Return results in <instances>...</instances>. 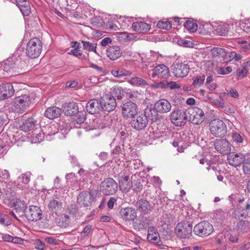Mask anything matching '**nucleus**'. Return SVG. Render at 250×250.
<instances>
[{"label":"nucleus","instance_id":"nucleus-37","mask_svg":"<svg viewBox=\"0 0 250 250\" xmlns=\"http://www.w3.org/2000/svg\"><path fill=\"white\" fill-rule=\"evenodd\" d=\"M211 54L213 57L219 60L220 62L224 63V59L227 56L229 52L225 49L220 47H214L211 50Z\"/></svg>","mask_w":250,"mask_h":250},{"label":"nucleus","instance_id":"nucleus-10","mask_svg":"<svg viewBox=\"0 0 250 250\" xmlns=\"http://www.w3.org/2000/svg\"><path fill=\"white\" fill-rule=\"evenodd\" d=\"M148 121L143 112L138 113L132 118L130 123L131 127L137 131L144 130L147 126Z\"/></svg>","mask_w":250,"mask_h":250},{"label":"nucleus","instance_id":"nucleus-51","mask_svg":"<svg viewBox=\"0 0 250 250\" xmlns=\"http://www.w3.org/2000/svg\"><path fill=\"white\" fill-rule=\"evenodd\" d=\"M205 80V76L204 75L194 76L192 78V85L194 86H200L204 83Z\"/></svg>","mask_w":250,"mask_h":250},{"label":"nucleus","instance_id":"nucleus-5","mask_svg":"<svg viewBox=\"0 0 250 250\" xmlns=\"http://www.w3.org/2000/svg\"><path fill=\"white\" fill-rule=\"evenodd\" d=\"M193 229L190 222L184 221L177 224L175 228V232L178 238L185 239L191 236Z\"/></svg>","mask_w":250,"mask_h":250},{"label":"nucleus","instance_id":"nucleus-32","mask_svg":"<svg viewBox=\"0 0 250 250\" xmlns=\"http://www.w3.org/2000/svg\"><path fill=\"white\" fill-rule=\"evenodd\" d=\"M125 173V172H121L119 174V187L122 190L128 191L131 188V185L129 176Z\"/></svg>","mask_w":250,"mask_h":250},{"label":"nucleus","instance_id":"nucleus-27","mask_svg":"<svg viewBox=\"0 0 250 250\" xmlns=\"http://www.w3.org/2000/svg\"><path fill=\"white\" fill-rule=\"evenodd\" d=\"M48 208L51 212L54 213L57 216L62 213L63 209L62 203L59 199L51 200L48 205Z\"/></svg>","mask_w":250,"mask_h":250},{"label":"nucleus","instance_id":"nucleus-57","mask_svg":"<svg viewBox=\"0 0 250 250\" xmlns=\"http://www.w3.org/2000/svg\"><path fill=\"white\" fill-rule=\"evenodd\" d=\"M243 164V169L244 174L250 175V159H245Z\"/></svg>","mask_w":250,"mask_h":250},{"label":"nucleus","instance_id":"nucleus-52","mask_svg":"<svg viewBox=\"0 0 250 250\" xmlns=\"http://www.w3.org/2000/svg\"><path fill=\"white\" fill-rule=\"evenodd\" d=\"M83 48L88 50L89 51H93L96 52L97 43H92L89 42L82 41Z\"/></svg>","mask_w":250,"mask_h":250},{"label":"nucleus","instance_id":"nucleus-7","mask_svg":"<svg viewBox=\"0 0 250 250\" xmlns=\"http://www.w3.org/2000/svg\"><path fill=\"white\" fill-rule=\"evenodd\" d=\"M100 188L104 194L111 195L117 192L118 185L113 178H107L101 182Z\"/></svg>","mask_w":250,"mask_h":250},{"label":"nucleus","instance_id":"nucleus-3","mask_svg":"<svg viewBox=\"0 0 250 250\" xmlns=\"http://www.w3.org/2000/svg\"><path fill=\"white\" fill-rule=\"evenodd\" d=\"M30 103V97L23 95L14 99L11 104V108L15 112L22 113L28 109Z\"/></svg>","mask_w":250,"mask_h":250},{"label":"nucleus","instance_id":"nucleus-39","mask_svg":"<svg viewBox=\"0 0 250 250\" xmlns=\"http://www.w3.org/2000/svg\"><path fill=\"white\" fill-rule=\"evenodd\" d=\"M249 214V212L246 210L243 207L235 209L232 213L233 218L236 220L246 219Z\"/></svg>","mask_w":250,"mask_h":250},{"label":"nucleus","instance_id":"nucleus-38","mask_svg":"<svg viewBox=\"0 0 250 250\" xmlns=\"http://www.w3.org/2000/svg\"><path fill=\"white\" fill-rule=\"evenodd\" d=\"M127 82L135 87L145 88L149 85L148 83L146 80L138 77H132Z\"/></svg>","mask_w":250,"mask_h":250},{"label":"nucleus","instance_id":"nucleus-34","mask_svg":"<svg viewBox=\"0 0 250 250\" xmlns=\"http://www.w3.org/2000/svg\"><path fill=\"white\" fill-rule=\"evenodd\" d=\"M133 30L138 33H146L150 29L149 24L142 21L134 22L132 25Z\"/></svg>","mask_w":250,"mask_h":250},{"label":"nucleus","instance_id":"nucleus-44","mask_svg":"<svg viewBox=\"0 0 250 250\" xmlns=\"http://www.w3.org/2000/svg\"><path fill=\"white\" fill-rule=\"evenodd\" d=\"M184 26L189 32L193 33L197 31L198 25L192 19L187 20L184 23Z\"/></svg>","mask_w":250,"mask_h":250},{"label":"nucleus","instance_id":"nucleus-12","mask_svg":"<svg viewBox=\"0 0 250 250\" xmlns=\"http://www.w3.org/2000/svg\"><path fill=\"white\" fill-rule=\"evenodd\" d=\"M149 76L153 78L167 79L170 75L169 68L164 64H158L148 72Z\"/></svg>","mask_w":250,"mask_h":250},{"label":"nucleus","instance_id":"nucleus-22","mask_svg":"<svg viewBox=\"0 0 250 250\" xmlns=\"http://www.w3.org/2000/svg\"><path fill=\"white\" fill-rule=\"evenodd\" d=\"M101 99L98 100L96 99L90 100L87 103L86 109L87 111L91 114H94L99 112L102 110L101 108Z\"/></svg>","mask_w":250,"mask_h":250},{"label":"nucleus","instance_id":"nucleus-31","mask_svg":"<svg viewBox=\"0 0 250 250\" xmlns=\"http://www.w3.org/2000/svg\"><path fill=\"white\" fill-rule=\"evenodd\" d=\"M62 113V110L56 106L48 107L45 111L44 116L51 120L60 117Z\"/></svg>","mask_w":250,"mask_h":250},{"label":"nucleus","instance_id":"nucleus-35","mask_svg":"<svg viewBox=\"0 0 250 250\" xmlns=\"http://www.w3.org/2000/svg\"><path fill=\"white\" fill-rule=\"evenodd\" d=\"M17 5L24 16H28L31 12L29 2L27 0H16Z\"/></svg>","mask_w":250,"mask_h":250},{"label":"nucleus","instance_id":"nucleus-60","mask_svg":"<svg viewBox=\"0 0 250 250\" xmlns=\"http://www.w3.org/2000/svg\"><path fill=\"white\" fill-rule=\"evenodd\" d=\"M147 239L148 241L153 243H158L160 241L159 234L158 233L147 235Z\"/></svg>","mask_w":250,"mask_h":250},{"label":"nucleus","instance_id":"nucleus-20","mask_svg":"<svg viewBox=\"0 0 250 250\" xmlns=\"http://www.w3.org/2000/svg\"><path fill=\"white\" fill-rule=\"evenodd\" d=\"M121 217L125 221H134L137 217V212L134 208L127 207L122 208L119 211Z\"/></svg>","mask_w":250,"mask_h":250},{"label":"nucleus","instance_id":"nucleus-40","mask_svg":"<svg viewBox=\"0 0 250 250\" xmlns=\"http://www.w3.org/2000/svg\"><path fill=\"white\" fill-rule=\"evenodd\" d=\"M17 60L16 61L15 57H12V58H9L4 62V64L2 66L3 71L9 72H11L16 67V62Z\"/></svg>","mask_w":250,"mask_h":250},{"label":"nucleus","instance_id":"nucleus-42","mask_svg":"<svg viewBox=\"0 0 250 250\" xmlns=\"http://www.w3.org/2000/svg\"><path fill=\"white\" fill-rule=\"evenodd\" d=\"M225 97V94L221 93L219 95V98L215 99H213L212 98H208V99L217 107L219 108H224L227 104L225 102L224 99Z\"/></svg>","mask_w":250,"mask_h":250},{"label":"nucleus","instance_id":"nucleus-61","mask_svg":"<svg viewBox=\"0 0 250 250\" xmlns=\"http://www.w3.org/2000/svg\"><path fill=\"white\" fill-rule=\"evenodd\" d=\"M247 72L248 70L243 64L242 69H237L236 74L239 78H244L246 76Z\"/></svg>","mask_w":250,"mask_h":250},{"label":"nucleus","instance_id":"nucleus-56","mask_svg":"<svg viewBox=\"0 0 250 250\" xmlns=\"http://www.w3.org/2000/svg\"><path fill=\"white\" fill-rule=\"evenodd\" d=\"M67 212L72 216H76L78 213V208L76 205L71 204L67 207Z\"/></svg>","mask_w":250,"mask_h":250},{"label":"nucleus","instance_id":"nucleus-13","mask_svg":"<svg viewBox=\"0 0 250 250\" xmlns=\"http://www.w3.org/2000/svg\"><path fill=\"white\" fill-rule=\"evenodd\" d=\"M102 110L110 112L114 111L117 106V102L113 96L105 94L101 97Z\"/></svg>","mask_w":250,"mask_h":250},{"label":"nucleus","instance_id":"nucleus-15","mask_svg":"<svg viewBox=\"0 0 250 250\" xmlns=\"http://www.w3.org/2000/svg\"><path fill=\"white\" fill-rule=\"evenodd\" d=\"M25 217L30 221H39L42 218V210L37 206H30L26 210Z\"/></svg>","mask_w":250,"mask_h":250},{"label":"nucleus","instance_id":"nucleus-19","mask_svg":"<svg viewBox=\"0 0 250 250\" xmlns=\"http://www.w3.org/2000/svg\"><path fill=\"white\" fill-rule=\"evenodd\" d=\"M245 159L244 154L242 153H229L227 156L229 164L233 167H236L243 164Z\"/></svg>","mask_w":250,"mask_h":250},{"label":"nucleus","instance_id":"nucleus-55","mask_svg":"<svg viewBox=\"0 0 250 250\" xmlns=\"http://www.w3.org/2000/svg\"><path fill=\"white\" fill-rule=\"evenodd\" d=\"M9 148V146L4 142L3 138H0V153L5 154Z\"/></svg>","mask_w":250,"mask_h":250},{"label":"nucleus","instance_id":"nucleus-14","mask_svg":"<svg viewBox=\"0 0 250 250\" xmlns=\"http://www.w3.org/2000/svg\"><path fill=\"white\" fill-rule=\"evenodd\" d=\"M94 192L92 190L89 191H83L80 192L77 197V203L81 206L84 207H89L92 204L94 200Z\"/></svg>","mask_w":250,"mask_h":250},{"label":"nucleus","instance_id":"nucleus-16","mask_svg":"<svg viewBox=\"0 0 250 250\" xmlns=\"http://www.w3.org/2000/svg\"><path fill=\"white\" fill-rule=\"evenodd\" d=\"M137 109V104L131 101L124 103L122 107L123 115L126 118L134 117L138 113Z\"/></svg>","mask_w":250,"mask_h":250},{"label":"nucleus","instance_id":"nucleus-36","mask_svg":"<svg viewBox=\"0 0 250 250\" xmlns=\"http://www.w3.org/2000/svg\"><path fill=\"white\" fill-rule=\"evenodd\" d=\"M46 139L48 141L51 140V137L57 135L58 138H61L59 134V128L54 124L50 125L46 127V131L44 132Z\"/></svg>","mask_w":250,"mask_h":250},{"label":"nucleus","instance_id":"nucleus-25","mask_svg":"<svg viewBox=\"0 0 250 250\" xmlns=\"http://www.w3.org/2000/svg\"><path fill=\"white\" fill-rule=\"evenodd\" d=\"M14 93L13 85L10 83L0 84V99L4 100L11 97Z\"/></svg>","mask_w":250,"mask_h":250},{"label":"nucleus","instance_id":"nucleus-8","mask_svg":"<svg viewBox=\"0 0 250 250\" xmlns=\"http://www.w3.org/2000/svg\"><path fill=\"white\" fill-rule=\"evenodd\" d=\"M170 119L171 122L176 126H182L186 124L188 116L186 111L177 108L172 112Z\"/></svg>","mask_w":250,"mask_h":250},{"label":"nucleus","instance_id":"nucleus-18","mask_svg":"<svg viewBox=\"0 0 250 250\" xmlns=\"http://www.w3.org/2000/svg\"><path fill=\"white\" fill-rule=\"evenodd\" d=\"M150 220L149 217L140 215L133 221V228L134 229L140 231L146 229L149 225Z\"/></svg>","mask_w":250,"mask_h":250},{"label":"nucleus","instance_id":"nucleus-29","mask_svg":"<svg viewBox=\"0 0 250 250\" xmlns=\"http://www.w3.org/2000/svg\"><path fill=\"white\" fill-rule=\"evenodd\" d=\"M155 105L157 111L162 113L169 112L171 108V104L166 99H160L157 101Z\"/></svg>","mask_w":250,"mask_h":250},{"label":"nucleus","instance_id":"nucleus-28","mask_svg":"<svg viewBox=\"0 0 250 250\" xmlns=\"http://www.w3.org/2000/svg\"><path fill=\"white\" fill-rule=\"evenodd\" d=\"M37 125V121L33 118H29L21 122L20 128L24 132L34 129Z\"/></svg>","mask_w":250,"mask_h":250},{"label":"nucleus","instance_id":"nucleus-45","mask_svg":"<svg viewBox=\"0 0 250 250\" xmlns=\"http://www.w3.org/2000/svg\"><path fill=\"white\" fill-rule=\"evenodd\" d=\"M112 153L118 155L120 159H122L124 161L125 160V154L124 150V146H117L112 150Z\"/></svg>","mask_w":250,"mask_h":250},{"label":"nucleus","instance_id":"nucleus-23","mask_svg":"<svg viewBox=\"0 0 250 250\" xmlns=\"http://www.w3.org/2000/svg\"><path fill=\"white\" fill-rule=\"evenodd\" d=\"M235 229L239 235H243L250 230V222L247 219L237 220Z\"/></svg>","mask_w":250,"mask_h":250},{"label":"nucleus","instance_id":"nucleus-63","mask_svg":"<svg viewBox=\"0 0 250 250\" xmlns=\"http://www.w3.org/2000/svg\"><path fill=\"white\" fill-rule=\"evenodd\" d=\"M132 184H133V190L136 192H140L143 189V185L140 181L135 180Z\"/></svg>","mask_w":250,"mask_h":250},{"label":"nucleus","instance_id":"nucleus-47","mask_svg":"<svg viewBox=\"0 0 250 250\" xmlns=\"http://www.w3.org/2000/svg\"><path fill=\"white\" fill-rule=\"evenodd\" d=\"M161 223L162 225H171L173 222V216L171 214L165 213L162 215L161 217Z\"/></svg>","mask_w":250,"mask_h":250},{"label":"nucleus","instance_id":"nucleus-11","mask_svg":"<svg viewBox=\"0 0 250 250\" xmlns=\"http://www.w3.org/2000/svg\"><path fill=\"white\" fill-rule=\"evenodd\" d=\"M172 72L174 76L183 78L188 75L189 72V65L179 61H175L171 65Z\"/></svg>","mask_w":250,"mask_h":250},{"label":"nucleus","instance_id":"nucleus-17","mask_svg":"<svg viewBox=\"0 0 250 250\" xmlns=\"http://www.w3.org/2000/svg\"><path fill=\"white\" fill-rule=\"evenodd\" d=\"M215 149L223 154H229L231 151L230 143L226 139H216L214 142Z\"/></svg>","mask_w":250,"mask_h":250},{"label":"nucleus","instance_id":"nucleus-2","mask_svg":"<svg viewBox=\"0 0 250 250\" xmlns=\"http://www.w3.org/2000/svg\"><path fill=\"white\" fill-rule=\"evenodd\" d=\"M78 174L81 177L80 187L83 188H87L88 183L92 184L94 180L97 181L99 178L97 172L91 169L85 170L81 168L78 171Z\"/></svg>","mask_w":250,"mask_h":250},{"label":"nucleus","instance_id":"nucleus-21","mask_svg":"<svg viewBox=\"0 0 250 250\" xmlns=\"http://www.w3.org/2000/svg\"><path fill=\"white\" fill-rule=\"evenodd\" d=\"M107 57L112 61H115L122 56L123 51L119 46H108L106 51Z\"/></svg>","mask_w":250,"mask_h":250},{"label":"nucleus","instance_id":"nucleus-33","mask_svg":"<svg viewBox=\"0 0 250 250\" xmlns=\"http://www.w3.org/2000/svg\"><path fill=\"white\" fill-rule=\"evenodd\" d=\"M14 208L19 217H25L26 210L27 208L23 201L16 200L14 203Z\"/></svg>","mask_w":250,"mask_h":250},{"label":"nucleus","instance_id":"nucleus-48","mask_svg":"<svg viewBox=\"0 0 250 250\" xmlns=\"http://www.w3.org/2000/svg\"><path fill=\"white\" fill-rule=\"evenodd\" d=\"M45 134L43 132L40 131L39 133L33 132L32 134L31 143L33 144H37L41 142L44 138Z\"/></svg>","mask_w":250,"mask_h":250},{"label":"nucleus","instance_id":"nucleus-4","mask_svg":"<svg viewBox=\"0 0 250 250\" xmlns=\"http://www.w3.org/2000/svg\"><path fill=\"white\" fill-rule=\"evenodd\" d=\"M211 133L217 138H223L227 133L228 128L225 123L221 120L214 119L209 123Z\"/></svg>","mask_w":250,"mask_h":250},{"label":"nucleus","instance_id":"nucleus-1","mask_svg":"<svg viewBox=\"0 0 250 250\" xmlns=\"http://www.w3.org/2000/svg\"><path fill=\"white\" fill-rule=\"evenodd\" d=\"M42 43L37 38L31 39L26 44V54L31 59L38 58L42 52Z\"/></svg>","mask_w":250,"mask_h":250},{"label":"nucleus","instance_id":"nucleus-24","mask_svg":"<svg viewBox=\"0 0 250 250\" xmlns=\"http://www.w3.org/2000/svg\"><path fill=\"white\" fill-rule=\"evenodd\" d=\"M137 209L140 211L141 214L146 215L150 213L152 210V207L149 202L144 199H141L137 201L136 203Z\"/></svg>","mask_w":250,"mask_h":250},{"label":"nucleus","instance_id":"nucleus-30","mask_svg":"<svg viewBox=\"0 0 250 250\" xmlns=\"http://www.w3.org/2000/svg\"><path fill=\"white\" fill-rule=\"evenodd\" d=\"M78 110V104L74 102L65 103L63 109L64 114L69 116L75 115Z\"/></svg>","mask_w":250,"mask_h":250},{"label":"nucleus","instance_id":"nucleus-54","mask_svg":"<svg viewBox=\"0 0 250 250\" xmlns=\"http://www.w3.org/2000/svg\"><path fill=\"white\" fill-rule=\"evenodd\" d=\"M215 70L216 72L221 75H226L232 71V68L230 66L225 67H216Z\"/></svg>","mask_w":250,"mask_h":250},{"label":"nucleus","instance_id":"nucleus-59","mask_svg":"<svg viewBox=\"0 0 250 250\" xmlns=\"http://www.w3.org/2000/svg\"><path fill=\"white\" fill-rule=\"evenodd\" d=\"M19 180L25 185L27 184L30 181V173L28 172L21 174L19 177Z\"/></svg>","mask_w":250,"mask_h":250},{"label":"nucleus","instance_id":"nucleus-26","mask_svg":"<svg viewBox=\"0 0 250 250\" xmlns=\"http://www.w3.org/2000/svg\"><path fill=\"white\" fill-rule=\"evenodd\" d=\"M158 112H159L155 108V105L151 104L149 106H147L143 113L146 117L148 121V120H150L154 122H156L159 119Z\"/></svg>","mask_w":250,"mask_h":250},{"label":"nucleus","instance_id":"nucleus-41","mask_svg":"<svg viewBox=\"0 0 250 250\" xmlns=\"http://www.w3.org/2000/svg\"><path fill=\"white\" fill-rule=\"evenodd\" d=\"M174 140L172 143V145L174 147H177V151L182 152L184 151L183 147V138L180 133H176L173 136Z\"/></svg>","mask_w":250,"mask_h":250},{"label":"nucleus","instance_id":"nucleus-53","mask_svg":"<svg viewBox=\"0 0 250 250\" xmlns=\"http://www.w3.org/2000/svg\"><path fill=\"white\" fill-rule=\"evenodd\" d=\"M157 26L163 29L169 30L172 28V24L168 21H159L157 24Z\"/></svg>","mask_w":250,"mask_h":250},{"label":"nucleus","instance_id":"nucleus-50","mask_svg":"<svg viewBox=\"0 0 250 250\" xmlns=\"http://www.w3.org/2000/svg\"><path fill=\"white\" fill-rule=\"evenodd\" d=\"M229 26L228 24L219 25L216 29V33L220 36H226L228 34Z\"/></svg>","mask_w":250,"mask_h":250},{"label":"nucleus","instance_id":"nucleus-62","mask_svg":"<svg viewBox=\"0 0 250 250\" xmlns=\"http://www.w3.org/2000/svg\"><path fill=\"white\" fill-rule=\"evenodd\" d=\"M8 120L7 115L2 112H0V129L2 128L4 125L7 124Z\"/></svg>","mask_w":250,"mask_h":250},{"label":"nucleus","instance_id":"nucleus-58","mask_svg":"<svg viewBox=\"0 0 250 250\" xmlns=\"http://www.w3.org/2000/svg\"><path fill=\"white\" fill-rule=\"evenodd\" d=\"M0 224L5 226H8L11 225V221L8 216L2 215L0 213Z\"/></svg>","mask_w":250,"mask_h":250},{"label":"nucleus","instance_id":"nucleus-6","mask_svg":"<svg viewBox=\"0 0 250 250\" xmlns=\"http://www.w3.org/2000/svg\"><path fill=\"white\" fill-rule=\"evenodd\" d=\"M212 225L208 221H203L197 224L193 228V232L197 236L205 238L213 231Z\"/></svg>","mask_w":250,"mask_h":250},{"label":"nucleus","instance_id":"nucleus-64","mask_svg":"<svg viewBox=\"0 0 250 250\" xmlns=\"http://www.w3.org/2000/svg\"><path fill=\"white\" fill-rule=\"evenodd\" d=\"M44 241L48 244L52 245H57L59 244L58 239L54 237H46L44 238Z\"/></svg>","mask_w":250,"mask_h":250},{"label":"nucleus","instance_id":"nucleus-46","mask_svg":"<svg viewBox=\"0 0 250 250\" xmlns=\"http://www.w3.org/2000/svg\"><path fill=\"white\" fill-rule=\"evenodd\" d=\"M239 234L231 233L229 231H224V236L226 241L229 240L231 243H235L238 242L239 239Z\"/></svg>","mask_w":250,"mask_h":250},{"label":"nucleus","instance_id":"nucleus-9","mask_svg":"<svg viewBox=\"0 0 250 250\" xmlns=\"http://www.w3.org/2000/svg\"><path fill=\"white\" fill-rule=\"evenodd\" d=\"M188 121L194 125L201 124L205 119L204 111L200 108L193 107L188 109Z\"/></svg>","mask_w":250,"mask_h":250},{"label":"nucleus","instance_id":"nucleus-43","mask_svg":"<svg viewBox=\"0 0 250 250\" xmlns=\"http://www.w3.org/2000/svg\"><path fill=\"white\" fill-rule=\"evenodd\" d=\"M125 90L121 86H115L113 87L111 91V96L113 97H116L118 100H121L125 96Z\"/></svg>","mask_w":250,"mask_h":250},{"label":"nucleus","instance_id":"nucleus-49","mask_svg":"<svg viewBox=\"0 0 250 250\" xmlns=\"http://www.w3.org/2000/svg\"><path fill=\"white\" fill-rule=\"evenodd\" d=\"M86 113L85 111H78V112L75 114V120L76 123L78 124H81L85 121L86 119Z\"/></svg>","mask_w":250,"mask_h":250}]
</instances>
